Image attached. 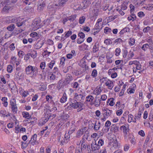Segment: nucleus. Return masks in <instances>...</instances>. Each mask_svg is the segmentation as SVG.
I'll list each match as a JSON object with an SVG mask.
<instances>
[{"label":"nucleus","mask_w":153,"mask_h":153,"mask_svg":"<svg viewBox=\"0 0 153 153\" xmlns=\"http://www.w3.org/2000/svg\"><path fill=\"white\" fill-rule=\"evenodd\" d=\"M68 0H56L53 3H49L48 6V10L49 12H52V14L54 13L56 10L63 7Z\"/></svg>","instance_id":"nucleus-1"},{"label":"nucleus","mask_w":153,"mask_h":153,"mask_svg":"<svg viewBox=\"0 0 153 153\" xmlns=\"http://www.w3.org/2000/svg\"><path fill=\"white\" fill-rule=\"evenodd\" d=\"M17 0H4V4L5 6L3 9L4 11L9 10L11 7V4L16 2Z\"/></svg>","instance_id":"nucleus-2"},{"label":"nucleus","mask_w":153,"mask_h":153,"mask_svg":"<svg viewBox=\"0 0 153 153\" xmlns=\"http://www.w3.org/2000/svg\"><path fill=\"white\" fill-rule=\"evenodd\" d=\"M10 107L14 114L17 113L18 111L17 107L16 105V100L14 99L10 100Z\"/></svg>","instance_id":"nucleus-3"},{"label":"nucleus","mask_w":153,"mask_h":153,"mask_svg":"<svg viewBox=\"0 0 153 153\" xmlns=\"http://www.w3.org/2000/svg\"><path fill=\"white\" fill-rule=\"evenodd\" d=\"M32 26L34 30L41 27L42 26L41 25L40 20L39 19H35L32 23Z\"/></svg>","instance_id":"nucleus-4"},{"label":"nucleus","mask_w":153,"mask_h":153,"mask_svg":"<svg viewBox=\"0 0 153 153\" xmlns=\"http://www.w3.org/2000/svg\"><path fill=\"white\" fill-rule=\"evenodd\" d=\"M91 145V151L93 153H99V150L100 147L97 144L95 140L92 142Z\"/></svg>","instance_id":"nucleus-5"},{"label":"nucleus","mask_w":153,"mask_h":153,"mask_svg":"<svg viewBox=\"0 0 153 153\" xmlns=\"http://www.w3.org/2000/svg\"><path fill=\"white\" fill-rule=\"evenodd\" d=\"M19 93L22 96L23 98L24 99L28 95L29 93L27 91H25L22 88H19Z\"/></svg>","instance_id":"nucleus-6"},{"label":"nucleus","mask_w":153,"mask_h":153,"mask_svg":"<svg viewBox=\"0 0 153 153\" xmlns=\"http://www.w3.org/2000/svg\"><path fill=\"white\" fill-rule=\"evenodd\" d=\"M45 6V3L44 1H42V0H40L38 4L37 10L41 11L44 8Z\"/></svg>","instance_id":"nucleus-7"},{"label":"nucleus","mask_w":153,"mask_h":153,"mask_svg":"<svg viewBox=\"0 0 153 153\" xmlns=\"http://www.w3.org/2000/svg\"><path fill=\"white\" fill-rule=\"evenodd\" d=\"M101 101V99L96 97L95 98L94 101L91 103V105H94L96 107H99L100 105Z\"/></svg>","instance_id":"nucleus-8"},{"label":"nucleus","mask_w":153,"mask_h":153,"mask_svg":"<svg viewBox=\"0 0 153 153\" xmlns=\"http://www.w3.org/2000/svg\"><path fill=\"white\" fill-rule=\"evenodd\" d=\"M37 137V135L36 134H34L31 137L29 143H30L33 146L36 144V143H38L37 141H36Z\"/></svg>","instance_id":"nucleus-9"},{"label":"nucleus","mask_w":153,"mask_h":153,"mask_svg":"<svg viewBox=\"0 0 153 153\" xmlns=\"http://www.w3.org/2000/svg\"><path fill=\"white\" fill-rule=\"evenodd\" d=\"M70 135L69 132L67 134L65 133L63 140H62L61 142V143L63 145L64 143H67L68 141V140L70 138Z\"/></svg>","instance_id":"nucleus-10"},{"label":"nucleus","mask_w":153,"mask_h":153,"mask_svg":"<svg viewBox=\"0 0 153 153\" xmlns=\"http://www.w3.org/2000/svg\"><path fill=\"white\" fill-rule=\"evenodd\" d=\"M74 98L76 100L79 101H81L84 99L83 96L81 94H78L77 93H75L74 94Z\"/></svg>","instance_id":"nucleus-11"},{"label":"nucleus","mask_w":153,"mask_h":153,"mask_svg":"<svg viewBox=\"0 0 153 153\" xmlns=\"http://www.w3.org/2000/svg\"><path fill=\"white\" fill-rule=\"evenodd\" d=\"M101 1L100 0H97L95 1L93 3V5L94 6V8H95L99 10L101 7Z\"/></svg>","instance_id":"nucleus-12"},{"label":"nucleus","mask_w":153,"mask_h":153,"mask_svg":"<svg viewBox=\"0 0 153 153\" xmlns=\"http://www.w3.org/2000/svg\"><path fill=\"white\" fill-rule=\"evenodd\" d=\"M91 0H82L83 9L86 8L91 4Z\"/></svg>","instance_id":"nucleus-13"},{"label":"nucleus","mask_w":153,"mask_h":153,"mask_svg":"<svg viewBox=\"0 0 153 153\" xmlns=\"http://www.w3.org/2000/svg\"><path fill=\"white\" fill-rule=\"evenodd\" d=\"M22 115L24 118L27 119V121L29 120L30 119H33L31 116L29 115V114L28 112L24 111L22 113Z\"/></svg>","instance_id":"nucleus-14"},{"label":"nucleus","mask_w":153,"mask_h":153,"mask_svg":"<svg viewBox=\"0 0 153 153\" xmlns=\"http://www.w3.org/2000/svg\"><path fill=\"white\" fill-rule=\"evenodd\" d=\"M30 36L32 38L34 39L35 40H37L39 37V34L35 32L31 33L30 34Z\"/></svg>","instance_id":"nucleus-15"},{"label":"nucleus","mask_w":153,"mask_h":153,"mask_svg":"<svg viewBox=\"0 0 153 153\" xmlns=\"http://www.w3.org/2000/svg\"><path fill=\"white\" fill-rule=\"evenodd\" d=\"M118 128L116 125L114 124L111 126L110 130L115 134H117L118 131Z\"/></svg>","instance_id":"nucleus-16"},{"label":"nucleus","mask_w":153,"mask_h":153,"mask_svg":"<svg viewBox=\"0 0 153 153\" xmlns=\"http://www.w3.org/2000/svg\"><path fill=\"white\" fill-rule=\"evenodd\" d=\"M105 84L108 87V88L111 90L112 89L114 85L113 82L109 80L105 82Z\"/></svg>","instance_id":"nucleus-17"},{"label":"nucleus","mask_w":153,"mask_h":153,"mask_svg":"<svg viewBox=\"0 0 153 153\" xmlns=\"http://www.w3.org/2000/svg\"><path fill=\"white\" fill-rule=\"evenodd\" d=\"M101 91V87H97L93 91V93L95 95H97L100 94Z\"/></svg>","instance_id":"nucleus-18"},{"label":"nucleus","mask_w":153,"mask_h":153,"mask_svg":"<svg viewBox=\"0 0 153 153\" xmlns=\"http://www.w3.org/2000/svg\"><path fill=\"white\" fill-rule=\"evenodd\" d=\"M99 49V44L98 42H96L94 44V45L93 46L92 51L94 53H95L98 51Z\"/></svg>","instance_id":"nucleus-19"},{"label":"nucleus","mask_w":153,"mask_h":153,"mask_svg":"<svg viewBox=\"0 0 153 153\" xmlns=\"http://www.w3.org/2000/svg\"><path fill=\"white\" fill-rule=\"evenodd\" d=\"M94 99V97L91 95H89L86 97V101L87 102H89L90 104L91 105L92 102H93Z\"/></svg>","instance_id":"nucleus-20"},{"label":"nucleus","mask_w":153,"mask_h":153,"mask_svg":"<svg viewBox=\"0 0 153 153\" xmlns=\"http://www.w3.org/2000/svg\"><path fill=\"white\" fill-rule=\"evenodd\" d=\"M73 80V78L72 76L70 74H68L66 75L65 78L66 82L69 83L72 80Z\"/></svg>","instance_id":"nucleus-21"},{"label":"nucleus","mask_w":153,"mask_h":153,"mask_svg":"<svg viewBox=\"0 0 153 153\" xmlns=\"http://www.w3.org/2000/svg\"><path fill=\"white\" fill-rule=\"evenodd\" d=\"M142 112L141 111H139L137 114L135 115V117L134 119L133 122L135 123L136 122V119L139 120L141 117Z\"/></svg>","instance_id":"nucleus-22"},{"label":"nucleus","mask_w":153,"mask_h":153,"mask_svg":"<svg viewBox=\"0 0 153 153\" xmlns=\"http://www.w3.org/2000/svg\"><path fill=\"white\" fill-rule=\"evenodd\" d=\"M94 129L95 131H97L99 130L100 128V123L99 122L97 123L96 121L95 123L94 124Z\"/></svg>","instance_id":"nucleus-23"},{"label":"nucleus","mask_w":153,"mask_h":153,"mask_svg":"<svg viewBox=\"0 0 153 153\" xmlns=\"http://www.w3.org/2000/svg\"><path fill=\"white\" fill-rule=\"evenodd\" d=\"M123 129V131L124 133L126 134L129 132V129L128 126L126 127L125 126H123L120 127L121 129Z\"/></svg>","instance_id":"nucleus-24"},{"label":"nucleus","mask_w":153,"mask_h":153,"mask_svg":"<svg viewBox=\"0 0 153 153\" xmlns=\"http://www.w3.org/2000/svg\"><path fill=\"white\" fill-rule=\"evenodd\" d=\"M84 129L82 128L78 131H77L76 137L77 138H79L84 133V131H83Z\"/></svg>","instance_id":"nucleus-25"},{"label":"nucleus","mask_w":153,"mask_h":153,"mask_svg":"<svg viewBox=\"0 0 153 153\" xmlns=\"http://www.w3.org/2000/svg\"><path fill=\"white\" fill-rule=\"evenodd\" d=\"M37 71L38 68L37 67L33 66L30 74L32 75L33 76L34 75H36Z\"/></svg>","instance_id":"nucleus-26"},{"label":"nucleus","mask_w":153,"mask_h":153,"mask_svg":"<svg viewBox=\"0 0 153 153\" xmlns=\"http://www.w3.org/2000/svg\"><path fill=\"white\" fill-rule=\"evenodd\" d=\"M104 112V114L106 115V116H110L111 114V111L109 110L108 108H104L103 110Z\"/></svg>","instance_id":"nucleus-27"},{"label":"nucleus","mask_w":153,"mask_h":153,"mask_svg":"<svg viewBox=\"0 0 153 153\" xmlns=\"http://www.w3.org/2000/svg\"><path fill=\"white\" fill-rule=\"evenodd\" d=\"M44 44V42H38L35 46V48L36 49H38L42 47Z\"/></svg>","instance_id":"nucleus-28"},{"label":"nucleus","mask_w":153,"mask_h":153,"mask_svg":"<svg viewBox=\"0 0 153 153\" xmlns=\"http://www.w3.org/2000/svg\"><path fill=\"white\" fill-rule=\"evenodd\" d=\"M11 59L12 63L15 64L16 66L19 64L20 62L16 61V58L15 57H11Z\"/></svg>","instance_id":"nucleus-29"},{"label":"nucleus","mask_w":153,"mask_h":153,"mask_svg":"<svg viewBox=\"0 0 153 153\" xmlns=\"http://www.w3.org/2000/svg\"><path fill=\"white\" fill-rule=\"evenodd\" d=\"M33 66L31 65H29L26 68L25 72L27 74H29L31 71Z\"/></svg>","instance_id":"nucleus-30"},{"label":"nucleus","mask_w":153,"mask_h":153,"mask_svg":"<svg viewBox=\"0 0 153 153\" xmlns=\"http://www.w3.org/2000/svg\"><path fill=\"white\" fill-rule=\"evenodd\" d=\"M102 24L101 23H96L95 25V27L96 30H100L102 28Z\"/></svg>","instance_id":"nucleus-31"},{"label":"nucleus","mask_w":153,"mask_h":153,"mask_svg":"<svg viewBox=\"0 0 153 153\" xmlns=\"http://www.w3.org/2000/svg\"><path fill=\"white\" fill-rule=\"evenodd\" d=\"M114 98H112L109 99L108 101L107 102L108 103H109V105L111 106H113L115 104V102H114Z\"/></svg>","instance_id":"nucleus-32"},{"label":"nucleus","mask_w":153,"mask_h":153,"mask_svg":"<svg viewBox=\"0 0 153 153\" xmlns=\"http://www.w3.org/2000/svg\"><path fill=\"white\" fill-rule=\"evenodd\" d=\"M106 58L107 59V63H111L113 62V60L112 59V56H110L109 55H108V54L106 55Z\"/></svg>","instance_id":"nucleus-33"},{"label":"nucleus","mask_w":153,"mask_h":153,"mask_svg":"<svg viewBox=\"0 0 153 153\" xmlns=\"http://www.w3.org/2000/svg\"><path fill=\"white\" fill-rule=\"evenodd\" d=\"M3 102L2 103L4 107H7L8 105V103L7 102V98L6 97H4L2 98L1 99Z\"/></svg>","instance_id":"nucleus-34"},{"label":"nucleus","mask_w":153,"mask_h":153,"mask_svg":"<svg viewBox=\"0 0 153 153\" xmlns=\"http://www.w3.org/2000/svg\"><path fill=\"white\" fill-rule=\"evenodd\" d=\"M50 77V80H54L56 79V75H55V72L53 73H51L48 75Z\"/></svg>","instance_id":"nucleus-35"},{"label":"nucleus","mask_w":153,"mask_h":153,"mask_svg":"<svg viewBox=\"0 0 153 153\" xmlns=\"http://www.w3.org/2000/svg\"><path fill=\"white\" fill-rule=\"evenodd\" d=\"M20 18L18 17H13L10 20V22L11 23H16V22L19 21Z\"/></svg>","instance_id":"nucleus-36"},{"label":"nucleus","mask_w":153,"mask_h":153,"mask_svg":"<svg viewBox=\"0 0 153 153\" xmlns=\"http://www.w3.org/2000/svg\"><path fill=\"white\" fill-rule=\"evenodd\" d=\"M149 45L148 44L146 43L143 44L141 47V49L144 51H146L149 48Z\"/></svg>","instance_id":"nucleus-37"},{"label":"nucleus","mask_w":153,"mask_h":153,"mask_svg":"<svg viewBox=\"0 0 153 153\" xmlns=\"http://www.w3.org/2000/svg\"><path fill=\"white\" fill-rule=\"evenodd\" d=\"M71 86L74 88H77L79 87V85L76 82H74L71 83Z\"/></svg>","instance_id":"nucleus-38"},{"label":"nucleus","mask_w":153,"mask_h":153,"mask_svg":"<svg viewBox=\"0 0 153 153\" xmlns=\"http://www.w3.org/2000/svg\"><path fill=\"white\" fill-rule=\"evenodd\" d=\"M67 97L66 94H64L62 97L60 99V101L61 103H64L67 100Z\"/></svg>","instance_id":"nucleus-39"},{"label":"nucleus","mask_w":153,"mask_h":153,"mask_svg":"<svg viewBox=\"0 0 153 153\" xmlns=\"http://www.w3.org/2000/svg\"><path fill=\"white\" fill-rule=\"evenodd\" d=\"M15 28V26L14 24H11L7 27V30L9 31H12Z\"/></svg>","instance_id":"nucleus-40"},{"label":"nucleus","mask_w":153,"mask_h":153,"mask_svg":"<svg viewBox=\"0 0 153 153\" xmlns=\"http://www.w3.org/2000/svg\"><path fill=\"white\" fill-rule=\"evenodd\" d=\"M146 41L149 43V45L153 44V41L152 40V37L149 36L146 39Z\"/></svg>","instance_id":"nucleus-41"},{"label":"nucleus","mask_w":153,"mask_h":153,"mask_svg":"<svg viewBox=\"0 0 153 153\" xmlns=\"http://www.w3.org/2000/svg\"><path fill=\"white\" fill-rule=\"evenodd\" d=\"M124 150L125 152L128 151L130 148V145L128 144H126L124 146Z\"/></svg>","instance_id":"nucleus-42"},{"label":"nucleus","mask_w":153,"mask_h":153,"mask_svg":"<svg viewBox=\"0 0 153 153\" xmlns=\"http://www.w3.org/2000/svg\"><path fill=\"white\" fill-rule=\"evenodd\" d=\"M47 121L48 120L46 119L45 120L43 119L40 121L39 123V126H42L45 124Z\"/></svg>","instance_id":"nucleus-43"},{"label":"nucleus","mask_w":153,"mask_h":153,"mask_svg":"<svg viewBox=\"0 0 153 153\" xmlns=\"http://www.w3.org/2000/svg\"><path fill=\"white\" fill-rule=\"evenodd\" d=\"M97 75V72L96 70L94 69L92 71L91 75L93 78L96 77Z\"/></svg>","instance_id":"nucleus-44"},{"label":"nucleus","mask_w":153,"mask_h":153,"mask_svg":"<svg viewBox=\"0 0 153 153\" xmlns=\"http://www.w3.org/2000/svg\"><path fill=\"white\" fill-rule=\"evenodd\" d=\"M85 20V17L84 16L80 17L79 20V22L80 24H82L84 23Z\"/></svg>","instance_id":"nucleus-45"},{"label":"nucleus","mask_w":153,"mask_h":153,"mask_svg":"<svg viewBox=\"0 0 153 153\" xmlns=\"http://www.w3.org/2000/svg\"><path fill=\"white\" fill-rule=\"evenodd\" d=\"M93 14L94 16H97L98 15L99 12V10L95 8H93L92 10Z\"/></svg>","instance_id":"nucleus-46"},{"label":"nucleus","mask_w":153,"mask_h":153,"mask_svg":"<svg viewBox=\"0 0 153 153\" xmlns=\"http://www.w3.org/2000/svg\"><path fill=\"white\" fill-rule=\"evenodd\" d=\"M133 115L130 114L128 115V122L129 123H131V122H133L134 119H133Z\"/></svg>","instance_id":"nucleus-47"},{"label":"nucleus","mask_w":153,"mask_h":153,"mask_svg":"<svg viewBox=\"0 0 153 153\" xmlns=\"http://www.w3.org/2000/svg\"><path fill=\"white\" fill-rule=\"evenodd\" d=\"M149 119L151 121L153 120V109L151 110L149 115Z\"/></svg>","instance_id":"nucleus-48"},{"label":"nucleus","mask_w":153,"mask_h":153,"mask_svg":"<svg viewBox=\"0 0 153 153\" xmlns=\"http://www.w3.org/2000/svg\"><path fill=\"white\" fill-rule=\"evenodd\" d=\"M111 146L114 148H115L117 147L118 143L117 140L114 141L112 142Z\"/></svg>","instance_id":"nucleus-49"},{"label":"nucleus","mask_w":153,"mask_h":153,"mask_svg":"<svg viewBox=\"0 0 153 153\" xmlns=\"http://www.w3.org/2000/svg\"><path fill=\"white\" fill-rule=\"evenodd\" d=\"M121 52V50L119 48H116L115 50V55L116 56H119Z\"/></svg>","instance_id":"nucleus-50"},{"label":"nucleus","mask_w":153,"mask_h":153,"mask_svg":"<svg viewBox=\"0 0 153 153\" xmlns=\"http://www.w3.org/2000/svg\"><path fill=\"white\" fill-rule=\"evenodd\" d=\"M55 63V62L54 61L52 60L51 61V62L48 64V66L51 69L53 65H54Z\"/></svg>","instance_id":"nucleus-51"},{"label":"nucleus","mask_w":153,"mask_h":153,"mask_svg":"<svg viewBox=\"0 0 153 153\" xmlns=\"http://www.w3.org/2000/svg\"><path fill=\"white\" fill-rule=\"evenodd\" d=\"M97 144L100 147L101 146H102L104 144L103 140L102 139H100Z\"/></svg>","instance_id":"nucleus-52"},{"label":"nucleus","mask_w":153,"mask_h":153,"mask_svg":"<svg viewBox=\"0 0 153 153\" xmlns=\"http://www.w3.org/2000/svg\"><path fill=\"white\" fill-rule=\"evenodd\" d=\"M46 66V64L45 62H42L40 63V68L42 70H44L45 69Z\"/></svg>","instance_id":"nucleus-53"},{"label":"nucleus","mask_w":153,"mask_h":153,"mask_svg":"<svg viewBox=\"0 0 153 153\" xmlns=\"http://www.w3.org/2000/svg\"><path fill=\"white\" fill-rule=\"evenodd\" d=\"M153 8V4H149L148 5L146 9L148 10H152Z\"/></svg>","instance_id":"nucleus-54"},{"label":"nucleus","mask_w":153,"mask_h":153,"mask_svg":"<svg viewBox=\"0 0 153 153\" xmlns=\"http://www.w3.org/2000/svg\"><path fill=\"white\" fill-rule=\"evenodd\" d=\"M65 34L64 37L65 38L69 37L72 34V32L71 30H69L67 32H65Z\"/></svg>","instance_id":"nucleus-55"},{"label":"nucleus","mask_w":153,"mask_h":153,"mask_svg":"<svg viewBox=\"0 0 153 153\" xmlns=\"http://www.w3.org/2000/svg\"><path fill=\"white\" fill-rule=\"evenodd\" d=\"M79 102H77L74 103H72L71 104H70L71 106L75 108H77L78 107V105Z\"/></svg>","instance_id":"nucleus-56"},{"label":"nucleus","mask_w":153,"mask_h":153,"mask_svg":"<svg viewBox=\"0 0 153 153\" xmlns=\"http://www.w3.org/2000/svg\"><path fill=\"white\" fill-rule=\"evenodd\" d=\"M151 137V136L149 135H148L146 137V139L145 140V143L144 144V145H147L148 144V143L149 141V140L150 139Z\"/></svg>","instance_id":"nucleus-57"},{"label":"nucleus","mask_w":153,"mask_h":153,"mask_svg":"<svg viewBox=\"0 0 153 153\" xmlns=\"http://www.w3.org/2000/svg\"><path fill=\"white\" fill-rule=\"evenodd\" d=\"M104 43L106 45H110L112 44L111 40L109 39H107L104 40Z\"/></svg>","instance_id":"nucleus-58"},{"label":"nucleus","mask_w":153,"mask_h":153,"mask_svg":"<svg viewBox=\"0 0 153 153\" xmlns=\"http://www.w3.org/2000/svg\"><path fill=\"white\" fill-rule=\"evenodd\" d=\"M76 18V16L75 15H74L72 16H71L68 17L67 18L68 20L71 21H73L74 20H75V18Z\"/></svg>","instance_id":"nucleus-59"},{"label":"nucleus","mask_w":153,"mask_h":153,"mask_svg":"<svg viewBox=\"0 0 153 153\" xmlns=\"http://www.w3.org/2000/svg\"><path fill=\"white\" fill-rule=\"evenodd\" d=\"M109 128H110L105 127V126H104L102 129V131L104 133H106L108 131Z\"/></svg>","instance_id":"nucleus-60"},{"label":"nucleus","mask_w":153,"mask_h":153,"mask_svg":"<svg viewBox=\"0 0 153 153\" xmlns=\"http://www.w3.org/2000/svg\"><path fill=\"white\" fill-rule=\"evenodd\" d=\"M83 105V104L82 103H81V102H78L77 107V108H79L77 110H78V111H80L82 109V106Z\"/></svg>","instance_id":"nucleus-61"},{"label":"nucleus","mask_w":153,"mask_h":153,"mask_svg":"<svg viewBox=\"0 0 153 153\" xmlns=\"http://www.w3.org/2000/svg\"><path fill=\"white\" fill-rule=\"evenodd\" d=\"M46 89V87L45 85H41L39 87V89L41 91H44Z\"/></svg>","instance_id":"nucleus-62"},{"label":"nucleus","mask_w":153,"mask_h":153,"mask_svg":"<svg viewBox=\"0 0 153 153\" xmlns=\"http://www.w3.org/2000/svg\"><path fill=\"white\" fill-rule=\"evenodd\" d=\"M6 114V111L5 110H1L0 111V115L1 116L4 117Z\"/></svg>","instance_id":"nucleus-63"},{"label":"nucleus","mask_w":153,"mask_h":153,"mask_svg":"<svg viewBox=\"0 0 153 153\" xmlns=\"http://www.w3.org/2000/svg\"><path fill=\"white\" fill-rule=\"evenodd\" d=\"M46 101L47 102H49L50 101L52 100L53 97L51 95H47L46 96Z\"/></svg>","instance_id":"nucleus-64"}]
</instances>
